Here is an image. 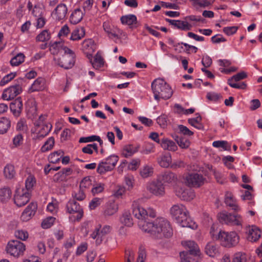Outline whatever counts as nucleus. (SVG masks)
Instances as JSON below:
<instances>
[{
    "mask_svg": "<svg viewBox=\"0 0 262 262\" xmlns=\"http://www.w3.org/2000/svg\"><path fill=\"white\" fill-rule=\"evenodd\" d=\"M111 227L108 225H105L102 227H97L91 234V237L96 240L97 245L100 244L105 239L106 236L110 233Z\"/></svg>",
    "mask_w": 262,
    "mask_h": 262,
    "instance_id": "15",
    "label": "nucleus"
},
{
    "mask_svg": "<svg viewBox=\"0 0 262 262\" xmlns=\"http://www.w3.org/2000/svg\"><path fill=\"white\" fill-rule=\"evenodd\" d=\"M75 54L74 52L68 48L60 55L55 56L54 60L55 63L65 69L71 68L75 63Z\"/></svg>",
    "mask_w": 262,
    "mask_h": 262,
    "instance_id": "5",
    "label": "nucleus"
},
{
    "mask_svg": "<svg viewBox=\"0 0 262 262\" xmlns=\"http://www.w3.org/2000/svg\"><path fill=\"white\" fill-rule=\"evenodd\" d=\"M102 199L99 198H93L89 203V208L90 210H94L96 209L97 207L99 206L102 202Z\"/></svg>",
    "mask_w": 262,
    "mask_h": 262,
    "instance_id": "60",
    "label": "nucleus"
},
{
    "mask_svg": "<svg viewBox=\"0 0 262 262\" xmlns=\"http://www.w3.org/2000/svg\"><path fill=\"white\" fill-rule=\"evenodd\" d=\"M93 68L96 70H98L102 68L104 65V60L100 53L98 52L93 59V56L89 59Z\"/></svg>",
    "mask_w": 262,
    "mask_h": 262,
    "instance_id": "37",
    "label": "nucleus"
},
{
    "mask_svg": "<svg viewBox=\"0 0 262 262\" xmlns=\"http://www.w3.org/2000/svg\"><path fill=\"white\" fill-rule=\"evenodd\" d=\"M92 185V180L91 177H86L84 178L81 181L80 184V188L82 189L89 188Z\"/></svg>",
    "mask_w": 262,
    "mask_h": 262,
    "instance_id": "58",
    "label": "nucleus"
},
{
    "mask_svg": "<svg viewBox=\"0 0 262 262\" xmlns=\"http://www.w3.org/2000/svg\"><path fill=\"white\" fill-rule=\"evenodd\" d=\"M14 236L20 240L25 241L29 237V233L27 231L24 229H17L14 232Z\"/></svg>",
    "mask_w": 262,
    "mask_h": 262,
    "instance_id": "55",
    "label": "nucleus"
},
{
    "mask_svg": "<svg viewBox=\"0 0 262 262\" xmlns=\"http://www.w3.org/2000/svg\"><path fill=\"white\" fill-rule=\"evenodd\" d=\"M56 219L53 216H48L42 220L41 227L43 229H49L55 223Z\"/></svg>",
    "mask_w": 262,
    "mask_h": 262,
    "instance_id": "53",
    "label": "nucleus"
},
{
    "mask_svg": "<svg viewBox=\"0 0 262 262\" xmlns=\"http://www.w3.org/2000/svg\"><path fill=\"white\" fill-rule=\"evenodd\" d=\"M212 146L221 150H230L231 149L230 145L226 141H215L212 143Z\"/></svg>",
    "mask_w": 262,
    "mask_h": 262,
    "instance_id": "44",
    "label": "nucleus"
},
{
    "mask_svg": "<svg viewBox=\"0 0 262 262\" xmlns=\"http://www.w3.org/2000/svg\"><path fill=\"white\" fill-rule=\"evenodd\" d=\"M157 178L164 185L172 184L176 183L178 180L177 175L170 171H164L161 173Z\"/></svg>",
    "mask_w": 262,
    "mask_h": 262,
    "instance_id": "22",
    "label": "nucleus"
},
{
    "mask_svg": "<svg viewBox=\"0 0 262 262\" xmlns=\"http://www.w3.org/2000/svg\"><path fill=\"white\" fill-rule=\"evenodd\" d=\"M64 153L63 150L59 149L51 153L48 157L49 161L53 163H57L60 161Z\"/></svg>",
    "mask_w": 262,
    "mask_h": 262,
    "instance_id": "41",
    "label": "nucleus"
},
{
    "mask_svg": "<svg viewBox=\"0 0 262 262\" xmlns=\"http://www.w3.org/2000/svg\"><path fill=\"white\" fill-rule=\"evenodd\" d=\"M36 184V179L35 177L32 174H29L25 181L26 190L29 192Z\"/></svg>",
    "mask_w": 262,
    "mask_h": 262,
    "instance_id": "51",
    "label": "nucleus"
},
{
    "mask_svg": "<svg viewBox=\"0 0 262 262\" xmlns=\"http://www.w3.org/2000/svg\"><path fill=\"white\" fill-rule=\"evenodd\" d=\"M25 56L23 53H18L10 60V64L13 67L19 66L25 60Z\"/></svg>",
    "mask_w": 262,
    "mask_h": 262,
    "instance_id": "50",
    "label": "nucleus"
},
{
    "mask_svg": "<svg viewBox=\"0 0 262 262\" xmlns=\"http://www.w3.org/2000/svg\"><path fill=\"white\" fill-rule=\"evenodd\" d=\"M50 38V34L48 30H45L40 33L36 36V40L38 41H46L49 40Z\"/></svg>",
    "mask_w": 262,
    "mask_h": 262,
    "instance_id": "57",
    "label": "nucleus"
},
{
    "mask_svg": "<svg viewBox=\"0 0 262 262\" xmlns=\"http://www.w3.org/2000/svg\"><path fill=\"white\" fill-rule=\"evenodd\" d=\"M85 35V30L83 27H78L74 30L70 37L72 40H78L81 39Z\"/></svg>",
    "mask_w": 262,
    "mask_h": 262,
    "instance_id": "39",
    "label": "nucleus"
},
{
    "mask_svg": "<svg viewBox=\"0 0 262 262\" xmlns=\"http://www.w3.org/2000/svg\"><path fill=\"white\" fill-rule=\"evenodd\" d=\"M215 0H190L193 6L206 8L212 5Z\"/></svg>",
    "mask_w": 262,
    "mask_h": 262,
    "instance_id": "46",
    "label": "nucleus"
},
{
    "mask_svg": "<svg viewBox=\"0 0 262 262\" xmlns=\"http://www.w3.org/2000/svg\"><path fill=\"white\" fill-rule=\"evenodd\" d=\"M21 92V88L19 85L11 86L3 91L2 97L4 100L9 101L14 98Z\"/></svg>",
    "mask_w": 262,
    "mask_h": 262,
    "instance_id": "20",
    "label": "nucleus"
},
{
    "mask_svg": "<svg viewBox=\"0 0 262 262\" xmlns=\"http://www.w3.org/2000/svg\"><path fill=\"white\" fill-rule=\"evenodd\" d=\"M247 75L245 72H239L236 75H233L232 77L228 80V84L233 88L238 89H245L247 87V84L245 82L240 83H236V82L239 81L242 79L246 78Z\"/></svg>",
    "mask_w": 262,
    "mask_h": 262,
    "instance_id": "16",
    "label": "nucleus"
},
{
    "mask_svg": "<svg viewBox=\"0 0 262 262\" xmlns=\"http://www.w3.org/2000/svg\"><path fill=\"white\" fill-rule=\"evenodd\" d=\"M67 13V6L64 4L60 3L52 12L51 17L56 21H62L66 18Z\"/></svg>",
    "mask_w": 262,
    "mask_h": 262,
    "instance_id": "17",
    "label": "nucleus"
},
{
    "mask_svg": "<svg viewBox=\"0 0 262 262\" xmlns=\"http://www.w3.org/2000/svg\"><path fill=\"white\" fill-rule=\"evenodd\" d=\"M225 204L235 211H240L241 208L237 205L236 200L232 192L227 191L225 195Z\"/></svg>",
    "mask_w": 262,
    "mask_h": 262,
    "instance_id": "27",
    "label": "nucleus"
},
{
    "mask_svg": "<svg viewBox=\"0 0 262 262\" xmlns=\"http://www.w3.org/2000/svg\"><path fill=\"white\" fill-rule=\"evenodd\" d=\"M82 150L84 153L92 154L94 150L97 152H98V147L96 143L90 144L84 147Z\"/></svg>",
    "mask_w": 262,
    "mask_h": 262,
    "instance_id": "59",
    "label": "nucleus"
},
{
    "mask_svg": "<svg viewBox=\"0 0 262 262\" xmlns=\"http://www.w3.org/2000/svg\"><path fill=\"white\" fill-rule=\"evenodd\" d=\"M120 20L123 25H127L130 28L137 27V18L136 15L134 14H128L122 16Z\"/></svg>",
    "mask_w": 262,
    "mask_h": 262,
    "instance_id": "31",
    "label": "nucleus"
},
{
    "mask_svg": "<svg viewBox=\"0 0 262 262\" xmlns=\"http://www.w3.org/2000/svg\"><path fill=\"white\" fill-rule=\"evenodd\" d=\"M46 116L41 115L38 119L34 122V126L31 132L33 138L40 140L47 136L52 128V125L50 122L45 121Z\"/></svg>",
    "mask_w": 262,
    "mask_h": 262,
    "instance_id": "4",
    "label": "nucleus"
},
{
    "mask_svg": "<svg viewBox=\"0 0 262 262\" xmlns=\"http://www.w3.org/2000/svg\"><path fill=\"white\" fill-rule=\"evenodd\" d=\"M223 230H219L216 226L213 225L210 229L209 234L213 240L219 241L221 232Z\"/></svg>",
    "mask_w": 262,
    "mask_h": 262,
    "instance_id": "52",
    "label": "nucleus"
},
{
    "mask_svg": "<svg viewBox=\"0 0 262 262\" xmlns=\"http://www.w3.org/2000/svg\"><path fill=\"white\" fill-rule=\"evenodd\" d=\"M11 196V191L8 187H3L0 189V200L3 202L7 201Z\"/></svg>",
    "mask_w": 262,
    "mask_h": 262,
    "instance_id": "48",
    "label": "nucleus"
},
{
    "mask_svg": "<svg viewBox=\"0 0 262 262\" xmlns=\"http://www.w3.org/2000/svg\"><path fill=\"white\" fill-rule=\"evenodd\" d=\"M146 189L150 193L159 198L164 196L165 194V186L158 178L148 182L146 184Z\"/></svg>",
    "mask_w": 262,
    "mask_h": 262,
    "instance_id": "12",
    "label": "nucleus"
},
{
    "mask_svg": "<svg viewBox=\"0 0 262 262\" xmlns=\"http://www.w3.org/2000/svg\"><path fill=\"white\" fill-rule=\"evenodd\" d=\"M11 126L10 120L6 117L0 118V135L7 133Z\"/></svg>",
    "mask_w": 262,
    "mask_h": 262,
    "instance_id": "38",
    "label": "nucleus"
},
{
    "mask_svg": "<svg viewBox=\"0 0 262 262\" xmlns=\"http://www.w3.org/2000/svg\"><path fill=\"white\" fill-rule=\"evenodd\" d=\"M84 12L80 8H76L72 12L70 16V21L73 24L79 23L83 18Z\"/></svg>",
    "mask_w": 262,
    "mask_h": 262,
    "instance_id": "34",
    "label": "nucleus"
},
{
    "mask_svg": "<svg viewBox=\"0 0 262 262\" xmlns=\"http://www.w3.org/2000/svg\"><path fill=\"white\" fill-rule=\"evenodd\" d=\"M217 218L221 223L228 225L242 226L243 223L242 216L237 213L222 211L218 213Z\"/></svg>",
    "mask_w": 262,
    "mask_h": 262,
    "instance_id": "6",
    "label": "nucleus"
},
{
    "mask_svg": "<svg viewBox=\"0 0 262 262\" xmlns=\"http://www.w3.org/2000/svg\"><path fill=\"white\" fill-rule=\"evenodd\" d=\"M197 116L195 118H190L188 120V123L194 127L198 129H203L204 126L202 124V118L200 115H196Z\"/></svg>",
    "mask_w": 262,
    "mask_h": 262,
    "instance_id": "43",
    "label": "nucleus"
},
{
    "mask_svg": "<svg viewBox=\"0 0 262 262\" xmlns=\"http://www.w3.org/2000/svg\"><path fill=\"white\" fill-rule=\"evenodd\" d=\"M151 87L154 99L158 102L161 99H169L173 93L170 85L162 78L155 79L151 83Z\"/></svg>",
    "mask_w": 262,
    "mask_h": 262,
    "instance_id": "3",
    "label": "nucleus"
},
{
    "mask_svg": "<svg viewBox=\"0 0 262 262\" xmlns=\"http://www.w3.org/2000/svg\"><path fill=\"white\" fill-rule=\"evenodd\" d=\"M181 262H200L202 258L201 252H186L180 253Z\"/></svg>",
    "mask_w": 262,
    "mask_h": 262,
    "instance_id": "21",
    "label": "nucleus"
},
{
    "mask_svg": "<svg viewBox=\"0 0 262 262\" xmlns=\"http://www.w3.org/2000/svg\"><path fill=\"white\" fill-rule=\"evenodd\" d=\"M170 214L172 219L180 226L196 229L198 225L190 217L186 207L182 204L173 205L170 209Z\"/></svg>",
    "mask_w": 262,
    "mask_h": 262,
    "instance_id": "2",
    "label": "nucleus"
},
{
    "mask_svg": "<svg viewBox=\"0 0 262 262\" xmlns=\"http://www.w3.org/2000/svg\"><path fill=\"white\" fill-rule=\"evenodd\" d=\"M96 49V46L92 39L85 40L82 42V49L89 59L92 57V55Z\"/></svg>",
    "mask_w": 262,
    "mask_h": 262,
    "instance_id": "30",
    "label": "nucleus"
},
{
    "mask_svg": "<svg viewBox=\"0 0 262 262\" xmlns=\"http://www.w3.org/2000/svg\"><path fill=\"white\" fill-rule=\"evenodd\" d=\"M45 88V79L39 77L36 79L31 85L29 89L30 92L35 91H39L43 90Z\"/></svg>",
    "mask_w": 262,
    "mask_h": 262,
    "instance_id": "36",
    "label": "nucleus"
},
{
    "mask_svg": "<svg viewBox=\"0 0 262 262\" xmlns=\"http://www.w3.org/2000/svg\"><path fill=\"white\" fill-rule=\"evenodd\" d=\"M25 250V245L20 241L14 239L9 241L5 248L7 254L16 258L22 256Z\"/></svg>",
    "mask_w": 262,
    "mask_h": 262,
    "instance_id": "7",
    "label": "nucleus"
},
{
    "mask_svg": "<svg viewBox=\"0 0 262 262\" xmlns=\"http://www.w3.org/2000/svg\"><path fill=\"white\" fill-rule=\"evenodd\" d=\"M184 183L189 187H199L204 184L205 179L202 174L190 173L183 177Z\"/></svg>",
    "mask_w": 262,
    "mask_h": 262,
    "instance_id": "14",
    "label": "nucleus"
},
{
    "mask_svg": "<svg viewBox=\"0 0 262 262\" xmlns=\"http://www.w3.org/2000/svg\"><path fill=\"white\" fill-rule=\"evenodd\" d=\"M3 172L5 177L8 179H12L15 174L14 167L11 164L6 165L4 168Z\"/></svg>",
    "mask_w": 262,
    "mask_h": 262,
    "instance_id": "45",
    "label": "nucleus"
},
{
    "mask_svg": "<svg viewBox=\"0 0 262 262\" xmlns=\"http://www.w3.org/2000/svg\"><path fill=\"white\" fill-rule=\"evenodd\" d=\"M248 233V239L252 242L258 240L260 237L261 232L256 226H248L246 227Z\"/></svg>",
    "mask_w": 262,
    "mask_h": 262,
    "instance_id": "28",
    "label": "nucleus"
},
{
    "mask_svg": "<svg viewBox=\"0 0 262 262\" xmlns=\"http://www.w3.org/2000/svg\"><path fill=\"white\" fill-rule=\"evenodd\" d=\"M44 7L42 4L38 3L35 5L32 10V15L35 17H39L43 15Z\"/></svg>",
    "mask_w": 262,
    "mask_h": 262,
    "instance_id": "54",
    "label": "nucleus"
},
{
    "mask_svg": "<svg viewBox=\"0 0 262 262\" xmlns=\"http://www.w3.org/2000/svg\"><path fill=\"white\" fill-rule=\"evenodd\" d=\"M124 182L128 190L132 189L134 185L135 179L132 175H126L124 177Z\"/></svg>",
    "mask_w": 262,
    "mask_h": 262,
    "instance_id": "62",
    "label": "nucleus"
},
{
    "mask_svg": "<svg viewBox=\"0 0 262 262\" xmlns=\"http://www.w3.org/2000/svg\"><path fill=\"white\" fill-rule=\"evenodd\" d=\"M219 246L215 243L208 242L205 248V253L210 257H215L220 255Z\"/></svg>",
    "mask_w": 262,
    "mask_h": 262,
    "instance_id": "29",
    "label": "nucleus"
},
{
    "mask_svg": "<svg viewBox=\"0 0 262 262\" xmlns=\"http://www.w3.org/2000/svg\"><path fill=\"white\" fill-rule=\"evenodd\" d=\"M119 160V157L112 155L102 160L98 164L97 172L100 174H103L107 171H111L115 167Z\"/></svg>",
    "mask_w": 262,
    "mask_h": 262,
    "instance_id": "10",
    "label": "nucleus"
},
{
    "mask_svg": "<svg viewBox=\"0 0 262 262\" xmlns=\"http://www.w3.org/2000/svg\"><path fill=\"white\" fill-rule=\"evenodd\" d=\"M158 163L163 167H168L171 164V157L167 154L161 156L158 159Z\"/></svg>",
    "mask_w": 262,
    "mask_h": 262,
    "instance_id": "42",
    "label": "nucleus"
},
{
    "mask_svg": "<svg viewBox=\"0 0 262 262\" xmlns=\"http://www.w3.org/2000/svg\"><path fill=\"white\" fill-rule=\"evenodd\" d=\"M73 197L78 200V201H82L85 198V194L84 192L83 189L79 188L77 191H75L72 193Z\"/></svg>",
    "mask_w": 262,
    "mask_h": 262,
    "instance_id": "64",
    "label": "nucleus"
},
{
    "mask_svg": "<svg viewBox=\"0 0 262 262\" xmlns=\"http://www.w3.org/2000/svg\"><path fill=\"white\" fill-rule=\"evenodd\" d=\"M175 192L177 196L181 200L190 201L195 197L193 190L186 188L184 186L178 185L175 188Z\"/></svg>",
    "mask_w": 262,
    "mask_h": 262,
    "instance_id": "18",
    "label": "nucleus"
},
{
    "mask_svg": "<svg viewBox=\"0 0 262 262\" xmlns=\"http://www.w3.org/2000/svg\"><path fill=\"white\" fill-rule=\"evenodd\" d=\"M67 212L70 214V220L72 222L79 221L83 215V211L79 204L74 200H70L66 205Z\"/></svg>",
    "mask_w": 262,
    "mask_h": 262,
    "instance_id": "8",
    "label": "nucleus"
},
{
    "mask_svg": "<svg viewBox=\"0 0 262 262\" xmlns=\"http://www.w3.org/2000/svg\"><path fill=\"white\" fill-rule=\"evenodd\" d=\"M118 210V204L114 199L109 200L103 207V212L105 216H111Z\"/></svg>",
    "mask_w": 262,
    "mask_h": 262,
    "instance_id": "23",
    "label": "nucleus"
},
{
    "mask_svg": "<svg viewBox=\"0 0 262 262\" xmlns=\"http://www.w3.org/2000/svg\"><path fill=\"white\" fill-rule=\"evenodd\" d=\"M182 246L186 249H188V251L186 252H201L198 244L193 241H185L182 242Z\"/></svg>",
    "mask_w": 262,
    "mask_h": 262,
    "instance_id": "35",
    "label": "nucleus"
},
{
    "mask_svg": "<svg viewBox=\"0 0 262 262\" xmlns=\"http://www.w3.org/2000/svg\"><path fill=\"white\" fill-rule=\"evenodd\" d=\"M102 28L104 32L110 39H120L125 36V33L118 27L106 20L103 22Z\"/></svg>",
    "mask_w": 262,
    "mask_h": 262,
    "instance_id": "11",
    "label": "nucleus"
},
{
    "mask_svg": "<svg viewBox=\"0 0 262 262\" xmlns=\"http://www.w3.org/2000/svg\"><path fill=\"white\" fill-rule=\"evenodd\" d=\"M169 22L174 28L185 31L190 30L194 25L188 22L185 18L184 20H170Z\"/></svg>",
    "mask_w": 262,
    "mask_h": 262,
    "instance_id": "26",
    "label": "nucleus"
},
{
    "mask_svg": "<svg viewBox=\"0 0 262 262\" xmlns=\"http://www.w3.org/2000/svg\"><path fill=\"white\" fill-rule=\"evenodd\" d=\"M37 206L35 203H30L23 212L21 220L24 222L29 221L35 214Z\"/></svg>",
    "mask_w": 262,
    "mask_h": 262,
    "instance_id": "24",
    "label": "nucleus"
},
{
    "mask_svg": "<svg viewBox=\"0 0 262 262\" xmlns=\"http://www.w3.org/2000/svg\"><path fill=\"white\" fill-rule=\"evenodd\" d=\"M120 221L121 224L127 227H131L133 225V220L129 212L125 211L121 215Z\"/></svg>",
    "mask_w": 262,
    "mask_h": 262,
    "instance_id": "40",
    "label": "nucleus"
},
{
    "mask_svg": "<svg viewBox=\"0 0 262 262\" xmlns=\"http://www.w3.org/2000/svg\"><path fill=\"white\" fill-rule=\"evenodd\" d=\"M16 75V72H12L4 76L0 81V85L3 86L13 79Z\"/></svg>",
    "mask_w": 262,
    "mask_h": 262,
    "instance_id": "63",
    "label": "nucleus"
},
{
    "mask_svg": "<svg viewBox=\"0 0 262 262\" xmlns=\"http://www.w3.org/2000/svg\"><path fill=\"white\" fill-rule=\"evenodd\" d=\"M10 108L15 116H18L23 109V102L20 98H17L11 103Z\"/></svg>",
    "mask_w": 262,
    "mask_h": 262,
    "instance_id": "32",
    "label": "nucleus"
},
{
    "mask_svg": "<svg viewBox=\"0 0 262 262\" xmlns=\"http://www.w3.org/2000/svg\"><path fill=\"white\" fill-rule=\"evenodd\" d=\"M68 49V48L64 45L62 41L51 42L49 43V50L51 53L56 56L62 54L66 49Z\"/></svg>",
    "mask_w": 262,
    "mask_h": 262,
    "instance_id": "25",
    "label": "nucleus"
},
{
    "mask_svg": "<svg viewBox=\"0 0 262 262\" xmlns=\"http://www.w3.org/2000/svg\"><path fill=\"white\" fill-rule=\"evenodd\" d=\"M137 151V149L132 145H128L124 147L122 155L125 158L131 157Z\"/></svg>",
    "mask_w": 262,
    "mask_h": 262,
    "instance_id": "49",
    "label": "nucleus"
},
{
    "mask_svg": "<svg viewBox=\"0 0 262 262\" xmlns=\"http://www.w3.org/2000/svg\"><path fill=\"white\" fill-rule=\"evenodd\" d=\"M239 239V236L235 231L228 232L223 230L219 242L223 247L230 248L237 245Z\"/></svg>",
    "mask_w": 262,
    "mask_h": 262,
    "instance_id": "9",
    "label": "nucleus"
},
{
    "mask_svg": "<svg viewBox=\"0 0 262 262\" xmlns=\"http://www.w3.org/2000/svg\"><path fill=\"white\" fill-rule=\"evenodd\" d=\"M140 200L135 201L133 203V213L135 217L139 220L138 222V226L141 222L149 223L145 221L147 216V212L146 209L140 206L139 204Z\"/></svg>",
    "mask_w": 262,
    "mask_h": 262,
    "instance_id": "19",
    "label": "nucleus"
},
{
    "mask_svg": "<svg viewBox=\"0 0 262 262\" xmlns=\"http://www.w3.org/2000/svg\"><path fill=\"white\" fill-rule=\"evenodd\" d=\"M169 43L173 46L174 50L178 52H185L184 42L176 43L172 40H169Z\"/></svg>",
    "mask_w": 262,
    "mask_h": 262,
    "instance_id": "61",
    "label": "nucleus"
},
{
    "mask_svg": "<svg viewBox=\"0 0 262 262\" xmlns=\"http://www.w3.org/2000/svg\"><path fill=\"white\" fill-rule=\"evenodd\" d=\"M153 168L148 165L144 166L140 170V175L142 178H146L150 177L153 174Z\"/></svg>",
    "mask_w": 262,
    "mask_h": 262,
    "instance_id": "56",
    "label": "nucleus"
},
{
    "mask_svg": "<svg viewBox=\"0 0 262 262\" xmlns=\"http://www.w3.org/2000/svg\"><path fill=\"white\" fill-rule=\"evenodd\" d=\"M160 146L164 150L168 151H174L178 149L176 143L167 138H163L161 139Z\"/></svg>",
    "mask_w": 262,
    "mask_h": 262,
    "instance_id": "33",
    "label": "nucleus"
},
{
    "mask_svg": "<svg viewBox=\"0 0 262 262\" xmlns=\"http://www.w3.org/2000/svg\"><path fill=\"white\" fill-rule=\"evenodd\" d=\"M55 145V139L53 137H49L41 147V151L45 152L51 150Z\"/></svg>",
    "mask_w": 262,
    "mask_h": 262,
    "instance_id": "47",
    "label": "nucleus"
},
{
    "mask_svg": "<svg viewBox=\"0 0 262 262\" xmlns=\"http://www.w3.org/2000/svg\"><path fill=\"white\" fill-rule=\"evenodd\" d=\"M30 192L24 187H17L14 196V202L18 207L25 205L30 200Z\"/></svg>",
    "mask_w": 262,
    "mask_h": 262,
    "instance_id": "13",
    "label": "nucleus"
},
{
    "mask_svg": "<svg viewBox=\"0 0 262 262\" xmlns=\"http://www.w3.org/2000/svg\"><path fill=\"white\" fill-rule=\"evenodd\" d=\"M139 228L155 238L168 237L172 235V229L170 223L163 217H158L152 222L144 223L142 222L139 224Z\"/></svg>",
    "mask_w": 262,
    "mask_h": 262,
    "instance_id": "1",
    "label": "nucleus"
}]
</instances>
